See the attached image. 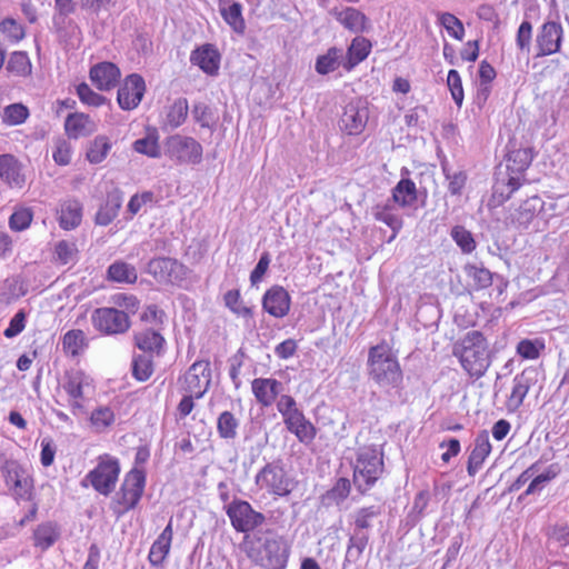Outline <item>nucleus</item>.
Wrapping results in <instances>:
<instances>
[{
    "mask_svg": "<svg viewBox=\"0 0 569 569\" xmlns=\"http://www.w3.org/2000/svg\"><path fill=\"white\" fill-rule=\"evenodd\" d=\"M7 70L17 77H29L32 72V64L28 54L23 51H14L7 62Z\"/></svg>",
    "mask_w": 569,
    "mask_h": 569,
    "instance_id": "42",
    "label": "nucleus"
},
{
    "mask_svg": "<svg viewBox=\"0 0 569 569\" xmlns=\"http://www.w3.org/2000/svg\"><path fill=\"white\" fill-rule=\"evenodd\" d=\"M193 119L202 127L210 128L214 124V114L211 108L204 102H196L191 110Z\"/></svg>",
    "mask_w": 569,
    "mask_h": 569,
    "instance_id": "53",
    "label": "nucleus"
},
{
    "mask_svg": "<svg viewBox=\"0 0 569 569\" xmlns=\"http://www.w3.org/2000/svg\"><path fill=\"white\" fill-rule=\"evenodd\" d=\"M34 545L42 550L50 548L59 537V530L53 522L39 525L33 533Z\"/></svg>",
    "mask_w": 569,
    "mask_h": 569,
    "instance_id": "41",
    "label": "nucleus"
},
{
    "mask_svg": "<svg viewBox=\"0 0 569 569\" xmlns=\"http://www.w3.org/2000/svg\"><path fill=\"white\" fill-rule=\"evenodd\" d=\"M0 179L11 188H22L26 179L19 160L9 153L0 156Z\"/></svg>",
    "mask_w": 569,
    "mask_h": 569,
    "instance_id": "22",
    "label": "nucleus"
},
{
    "mask_svg": "<svg viewBox=\"0 0 569 569\" xmlns=\"http://www.w3.org/2000/svg\"><path fill=\"white\" fill-rule=\"evenodd\" d=\"M188 101L186 98L177 99L167 113V122L171 128L180 127L188 116Z\"/></svg>",
    "mask_w": 569,
    "mask_h": 569,
    "instance_id": "46",
    "label": "nucleus"
},
{
    "mask_svg": "<svg viewBox=\"0 0 569 569\" xmlns=\"http://www.w3.org/2000/svg\"><path fill=\"white\" fill-rule=\"evenodd\" d=\"M380 513L379 509L375 506L365 507L355 512V530L365 531L370 528V521Z\"/></svg>",
    "mask_w": 569,
    "mask_h": 569,
    "instance_id": "58",
    "label": "nucleus"
},
{
    "mask_svg": "<svg viewBox=\"0 0 569 569\" xmlns=\"http://www.w3.org/2000/svg\"><path fill=\"white\" fill-rule=\"evenodd\" d=\"M254 482L260 489L279 497L288 496L293 489V480L286 471L281 460L267 463L256 475Z\"/></svg>",
    "mask_w": 569,
    "mask_h": 569,
    "instance_id": "6",
    "label": "nucleus"
},
{
    "mask_svg": "<svg viewBox=\"0 0 569 569\" xmlns=\"http://www.w3.org/2000/svg\"><path fill=\"white\" fill-rule=\"evenodd\" d=\"M490 452L491 445L489 441V435L483 430L477 435L475 439V447L468 459L467 471L470 476H475L479 471Z\"/></svg>",
    "mask_w": 569,
    "mask_h": 569,
    "instance_id": "25",
    "label": "nucleus"
},
{
    "mask_svg": "<svg viewBox=\"0 0 569 569\" xmlns=\"http://www.w3.org/2000/svg\"><path fill=\"white\" fill-rule=\"evenodd\" d=\"M252 393L262 407L271 406L282 390V383L272 378H256L251 382Z\"/></svg>",
    "mask_w": 569,
    "mask_h": 569,
    "instance_id": "21",
    "label": "nucleus"
},
{
    "mask_svg": "<svg viewBox=\"0 0 569 569\" xmlns=\"http://www.w3.org/2000/svg\"><path fill=\"white\" fill-rule=\"evenodd\" d=\"M63 349L72 356L78 355L84 343V333L81 330H70L63 336Z\"/></svg>",
    "mask_w": 569,
    "mask_h": 569,
    "instance_id": "61",
    "label": "nucleus"
},
{
    "mask_svg": "<svg viewBox=\"0 0 569 569\" xmlns=\"http://www.w3.org/2000/svg\"><path fill=\"white\" fill-rule=\"evenodd\" d=\"M508 161L509 170L512 172H522L530 166L532 153L529 149H518L510 153Z\"/></svg>",
    "mask_w": 569,
    "mask_h": 569,
    "instance_id": "52",
    "label": "nucleus"
},
{
    "mask_svg": "<svg viewBox=\"0 0 569 569\" xmlns=\"http://www.w3.org/2000/svg\"><path fill=\"white\" fill-rule=\"evenodd\" d=\"M1 471L9 487L21 490L28 487V478L16 461L7 460L1 467Z\"/></svg>",
    "mask_w": 569,
    "mask_h": 569,
    "instance_id": "37",
    "label": "nucleus"
},
{
    "mask_svg": "<svg viewBox=\"0 0 569 569\" xmlns=\"http://www.w3.org/2000/svg\"><path fill=\"white\" fill-rule=\"evenodd\" d=\"M114 421V413L109 407H99L92 411L90 422L97 431H103Z\"/></svg>",
    "mask_w": 569,
    "mask_h": 569,
    "instance_id": "51",
    "label": "nucleus"
},
{
    "mask_svg": "<svg viewBox=\"0 0 569 569\" xmlns=\"http://www.w3.org/2000/svg\"><path fill=\"white\" fill-rule=\"evenodd\" d=\"M543 348L542 342L526 339L518 343L517 352L525 359H537Z\"/></svg>",
    "mask_w": 569,
    "mask_h": 569,
    "instance_id": "63",
    "label": "nucleus"
},
{
    "mask_svg": "<svg viewBox=\"0 0 569 569\" xmlns=\"http://www.w3.org/2000/svg\"><path fill=\"white\" fill-rule=\"evenodd\" d=\"M120 472L119 463L116 459L107 458L101 460L98 466L91 470L87 479L92 487L101 495H110L116 486Z\"/></svg>",
    "mask_w": 569,
    "mask_h": 569,
    "instance_id": "14",
    "label": "nucleus"
},
{
    "mask_svg": "<svg viewBox=\"0 0 569 569\" xmlns=\"http://www.w3.org/2000/svg\"><path fill=\"white\" fill-rule=\"evenodd\" d=\"M32 217L33 214L31 209L19 208L11 214L9 219V226L14 231H22L30 226Z\"/></svg>",
    "mask_w": 569,
    "mask_h": 569,
    "instance_id": "59",
    "label": "nucleus"
},
{
    "mask_svg": "<svg viewBox=\"0 0 569 569\" xmlns=\"http://www.w3.org/2000/svg\"><path fill=\"white\" fill-rule=\"evenodd\" d=\"M531 40L532 24L529 21H522L516 34V44L518 49L527 56L530 53Z\"/></svg>",
    "mask_w": 569,
    "mask_h": 569,
    "instance_id": "56",
    "label": "nucleus"
},
{
    "mask_svg": "<svg viewBox=\"0 0 569 569\" xmlns=\"http://www.w3.org/2000/svg\"><path fill=\"white\" fill-rule=\"evenodd\" d=\"M439 23L455 39L461 41L465 37L463 23L452 13L443 12L438 17Z\"/></svg>",
    "mask_w": 569,
    "mask_h": 569,
    "instance_id": "49",
    "label": "nucleus"
},
{
    "mask_svg": "<svg viewBox=\"0 0 569 569\" xmlns=\"http://www.w3.org/2000/svg\"><path fill=\"white\" fill-rule=\"evenodd\" d=\"M146 91V83L141 76H128L118 90V103L123 110H132L139 106Z\"/></svg>",
    "mask_w": 569,
    "mask_h": 569,
    "instance_id": "16",
    "label": "nucleus"
},
{
    "mask_svg": "<svg viewBox=\"0 0 569 569\" xmlns=\"http://www.w3.org/2000/svg\"><path fill=\"white\" fill-rule=\"evenodd\" d=\"M392 199L401 207H408L417 200L416 184L410 179H401L392 190Z\"/></svg>",
    "mask_w": 569,
    "mask_h": 569,
    "instance_id": "38",
    "label": "nucleus"
},
{
    "mask_svg": "<svg viewBox=\"0 0 569 569\" xmlns=\"http://www.w3.org/2000/svg\"><path fill=\"white\" fill-rule=\"evenodd\" d=\"M133 149L134 151L146 154L150 158L160 157V148L157 138L153 136H147L144 138L136 140L133 143Z\"/></svg>",
    "mask_w": 569,
    "mask_h": 569,
    "instance_id": "57",
    "label": "nucleus"
},
{
    "mask_svg": "<svg viewBox=\"0 0 569 569\" xmlns=\"http://www.w3.org/2000/svg\"><path fill=\"white\" fill-rule=\"evenodd\" d=\"M108 276L117 282L133 283L138 276L133 266L123 261H117L108 268Z\"/></svg>",
    "mask_w": 569,
    "mask_h": 569,
    "instance_id": "43",
    "label": "nucleus"
},
{
    "mask_svg": "<svg viewBox=\"0 0 569 569\" xmlns=\"http://www.w3.org/2000/svg\"><path fill=\"white\" fill-rule=\"evenodd\" d=\"M442 169H443L447 180L449 181L448 191L452 196H460L462 192V189L466 186V181H467L466 172L465 171H455L451 173L446 167H443Z\"/></svg>",
    "mask_w": 569,
    "mask_h": 569,
    "instance_id": "60",
    "label": "nucleus"
},
{
    "mask_svg": "<svg viewBox=\"0 0 569 569\" xmlns=\"http://www.w3.org/2000/svg\"><path fill=\"white\" fill-rule=\"evenodd\" d=\"M29 109L22 103H12L3 108L1 120L7 126H19L29 118Z\"/></svg>",
    "mask_w": 569,
    "mask_h": 569,
    "instance_id": "44",
    "label": "nucleus"
},
{
    "mask_svg": "<svg viewBox=\"0 0 569 569\" xmlns=\"http://www.w3.org/2000/svg\"><path fill=\"white\" fill-rule=\"evenodd\" d=\"M111 142L107 136H97L87 150V160L98 164L102 162L111 150Z\"/></svg>",
    "mask_w": 569,
    "mask_h": 569,
    "instance_id": "40",
    "label": "nucleus"
},
{
    "mask_svg": "<svg viewBox=\"0 0 569 569\" xmlns=\"http://www.w3.org/2000/svg\"><path fill=\"white\" fill-rule=\"evenodd\" d=\"M329 13L339 21L346 29L352 32H362L365 30L367 18L356 8L338 9L332 8Z\"/></svg>",
    "mask_w": 569,
    "mask_h": 569,
    "instance_id": "27",
    "label": "nucleus"
},
{
    "mask_svg": "<svg viewBox=\"0 0 569 569\" xmlns=\"http://www.w3.org/2000/svg\"><path fill=\"white\" fill-rule=\"evenodd\" d=\"M134 341L136 346L140 350L150 356L153 353L159 356L164 346V338L158 331L152 329H147L136 333Z\"/></svg>",
    "mask_w": 569,
    "mask_h": 569,
    "instance_id": "31",
    "label": "nucleus"
},
{
    "mask_svg": "<svg viewBox=\"0 0 569 569\" xmlns=\"http://www.w3.org/2000/svg\"><path fill=\"white\" fill-rule=\"evenodd\" d=\"M453 355L459 358L462 368L471 377H482L490 365L488 346L483 335L479 331L468 332L455 347Z\"/></svg>",
    "mask_w": 569,
    "mask_h": 569,
    "instance_id": "2",
    "label": "nucleus"
},
{
    "mask_svg": "<svg viewBox=\"0 0 569 569\" xmlns=\"http://www.w3.org/2000/svg\"><path fill=\"white\" fill-rule=\"evenodd\" d=\"M465 272L472 280L475 289L480 290L491 286L493 274L486 268L476 264H467Z\"/></svg>",
    "mask_w": 569,
    "mask_h": 569,
    "instance_id": "45",
    "label": "nucleus"
},
{
    "mask_svg": "<svg viewBox=\"0 0 569 569\" xmlns=\"http://www.w3.org/2000/svg\"><path fill=\"white\" fill-rule=\"evenodd\" d=\"M240 420L231 411H222L217 419V431L221 439L233 440L238 436Z\"/></svg>",
    "mask_w": 569,
    "mask_h": 569,
    "instance_id": "36",
    "label": "nucleus"
},
{
    "mask_svg": "<svg viewBox=\"0 0 569 569\" xmlns=\"http://www.w3.org/2000/svg\"><path fill=\"white\" fill-rule=\"evenodd\" d=\"M541 209L542 200L538 196L529 197L517 209L512 221L520 228H527Z\"/></svg>",
    "mask_w": 569,
    "mask_h": 569,
    "instance_id": "30",
    "label": "nucleus"
},
{
    "mask_svg": "<svg viewBox=\"0 0 569 569\" xmlns=\"http://www.w3.org/2000/svg\"><path fill=\"white\" fill-rule=\"evenodd\" d=\"M350 489V481L346 478H339L336 485L326 492L323 501L340 505L349 496Z\"/></svg>",
    "mask_w": 569,
    "mask_h": 569,
    "instance_id": "50",
    "label": "nucleus"
},
{
    "mask_svg": "<svg viewBox=\"0 0 569 569\" xmlns=\"http://www.w3.org/2000/svg\"><path fill=\"white\" fill-rule=\"evenodd\" d=\"M232 527L238 532H249L261 526L266 518L244 500H233L226 507Z\"/></svg>",
    "mask_w": 569,
    "mask_h": 569,
    "instance_id": "11",
    "label": "nucleus"
},
{
    "mask_svg": "<svg viewBox=\"0 0 569 569\" xmlns=\"http://www.w3.org/2000/svg\"><path fill=\"white\" fill-rule=\"evenodd\" d=\"M369 119L368 108L359 102H350L346 106L341 117V128L348 134H359L365 129Z\"/></svg>",
    "mask_w": 569,
    "mask_h": 569,
    "instance_id": "19",
    "label": "nucleus"
},
{
    "mask_svg": "<svg viewBox=\"0 0 569 569\" xmlns=\"http://www.w3.org/2000/svg\"><path fill=\"white\" fill-rule=\"evenodd\" d=\"M123 198L121 191L114 189L107 196L106 203L99 209L96 214V223L100 226H108L119 212Z\"/></svg>",
    "mask_w": 569,
    "mask_h": 569,
    "instance_id": "29",
    "label": "nucleus"
},
{
    "mask_svg": "<svg viewBox=\"0 0 569 569\" xmlns=\"http://www.w3.org/2000/svg\"><path fill=\"white\" fill-rule=\"evenodd\" d=\"M288 557L289 547L282 538H267L256 562L264 569H284Z\"/></svg>",
    "mask_w": 569,
    "mask_h": 569,
    "instance_id": "13",
    "label": "nucleus"
},
{
    "mask_svg": "<svg viewBox=\"0 0 569 569\" xmlns=\"http://www.w3.org/2000/svg\"><path fill=\"white\" fill-rule=\"evenodd\" d=\"M91 321L96 330L104 335H121L129 330L130 319L126 311L117 308H98L92 312Z\"/></svg>",
    "mask_w": 569,
    "mask_h": 569,
    "instance_id": "8",
    "label": "nucleus"
},
{
    "mask_svg": "<svg viewBox=\"0 0 569 569\" xmlns=\"http://www.w3.org/2000/svg\"><path fill=\"white\" fill-rule=\"evenodd\" d=\"M368 541L369 536L366 531H353L348 541L346 557L343 560V568H346L349 563L357 562L361 558L362 552L368 545Z\"/></svg>",
    "mask_w": 569,
    "mask_h": 569,
    "instance_id": "33",
    "label": "nucleus"
},
{
    "mask_svg": "<svg viewBox=\"0 0 569 569\" xmlns=\"http://www.w3.org/2000/svg\"><path fill=\"white\" fill-rule=\"evenodd\" d=\"M538 376V369L529 367L513 378L512 390L506 402L508 411L516 412L522 406L528 391L537 383Z\"/></svg>",
    "mask_w": 569,
    "mask_h": 569,
    "instance_id": "15",
    "label": "nucleus"
},
{
    "mask_svg": "<svg viewBox=\"0 0 569 569\" xmlns=\"http://www.w3.org/2000/svg\"><path fill=\"white\" fill-rule=\"evenodd\" d=\"M226 306L236 315L241 317H252L251 308L244 306L241 301L238 290H229L224 295Z\"/></svg>",
    "mask_w": 569,
    "mask_h": 569,
    "instance_id": "54",
    "label": "nucleus"
},
{
    "mask_svg": "<svg viewBox=\"0 0 569 569\" xmlns=\"http://www.w3.org/2000/svg\"><path fill=\"white\" fill-rule=\"evenodd\" d=\"M148 273L160 282L178 284L187 278L188 269L178 260L160 257L149 261Z\"/></svg>",
    "mask_w": 569,
    "mask_h": 569,
    "instance_id": "12",
    "label": "nucleus"
},
{
    "mask_svg": "<svg viewBox=\"0 0 569 569\" xmlns=\"http://www.w3.org/2000/svg\"><path fill=\"white\" fill-rule=\"evenodd\" d=\"M368 370L369 377L381 388L395 389L402 382L400 365L387 345L370 348Z\"/></svg>",
    "mask_w": 569,
    "mask_h": 569,
    "instance_id": "1",
    "label": "nucleus"
},
{
    "mask_svg": "<svg viewBox=\"0 0 569 569\" xmlns=\"http://www.w3.org/2000/svg\"><path fill=\"white\" fill-rule=\"evenodd\" d=\"M146 476L138 469L131 470L124 478L120 490L116 493L111 509L117 517L123 516L133 509L144 490Z\"/></svg>",
    "mask_w": 569,
    "mask_h": 569,
    "instance_id": "5",
    "label": "nucleus"
},
{
    "mask_svg": "<svg viewBox=\"0 0 569 569\" xmlns=\"http://www.w3.org/2000/svg\"><path fill=\"white\" fill-rule=\"evenodd\" d=\"M77 94L81 102L92 106L99 107L106 102V98L97 92H94L89 84L82 82L77 87Z\"/></svg>",
    "mask_w": 569,
    "mask_h": 569,
    "instance_id": "62",
    "label": "nucleus"
},
{
    "mask_svg": "<svg viewBox=\"0 0 569 569\" xmlns=\"http://www.w3.org/2000/svg\"><path fill=\"white\" fill-rule=\"evenodd\" d=\"M97 129V123L88 114L81 112L68 114L64 121L66 133L72 139L88 137L96 132Z\"/></svg>",
    "mask_w": 569,
    "mask_h": 569,
    "instance_id": "23",
    "label": "nucleus"
},
{
    "mask_svg": "<svg viewBox=\"0 0 569 569\" xmlns=\"http://www.w3.org/2000/svg\"><path fill=\"white\" fill-rule=\"evenodd\" d=\"M62 388L69 397L68 403L73 415L83 412L86 399L94 391L92 379L81 370L67 371Z\"/></svg>",
    "mask_w": 569,
    "mask_h": 569,
    "instance_id": "7",
    "label": "nucleus"
},
{
    "mask_svg": "<svg viewBox=\"0 0 569 569\" xmlns=\"http://www.w3.org/2000/svg\"><path fill=\"white\" fill-rule=\"evenodd\" d=\"M219 12L234 32L243 33L246 23L242 17V6L239 2L219 0Z\"/></svg>",
    "mask_w": 569,
    "mask_h": 569,
    "instance_id": "28",
    "label": "nucleus"
},
{
    "mask_svg": "<svg viewBox=\"0 0 569 569\" xmlns=\"http://www.w3.org/2000/svg\"><path fill=\"white\" fill-rule=\"evenodd\" d=\"M54 253L59 262L68 264L77 260L78 249L73 242L61 240L56 244Z\"/></svg>",
    "mask_w": 569,
    "mask_h": 569,
    "instance_id": "55",
    "label": "nucleus"
},
{
    "mask_svg": "<svg viewBox=\"0 0 569 569\" xmlns=\"http://www.w3.org/2000/svg\"><path fill=\"white\" fill-rule=\"evenodd\" d=\"M153 372L152 356L139 355L133 358L132 375L139 381L148 380Z\"/></svg>",
    "mask_w": 569,
    "mask_h": 569,
    "instance_id": "47",
    "label": "nucleus"
},
{
    "mask_svg": "<svg viewBox=\"0 0 569 569\" xmlns=\"http://www.w3.org/2000/svg\"><path fill=\"white\" fill-rule=\"evenodd\" d=\"M190 61L208 74H214L219 69L220 56L212 44H204L192 51Z\"/></svg>",
    "mask_w": 569,
    "mask_h": 569,
    "instance_id": "26",
    "label": "nucleus"
},
{
    "mask_svg": "<svg viewBox=\"0 0 569 569\" xmlns=\"http://www.w3.org/2000/svg\"><path fill=\"white\" fill-rule=\"evenodd\" d=\"M173 537L172 530V519L169 520V523L163 529V531L159 535V537L153 541L148 559L151 566L161 567L170 552L171 542Z\"/></svg>",
    "mask_w": 569,
    "mask_h": 569,
    "instance_id": "24",
    "label": "nucleus"
},
{
    "mask_svg": "<svg viewBox=\"0 0 569 569\" xmlns=\"http://www.w3.org/2000/svg\"><path fill=\"white\" fill-rule=\"evenodd\" d=\"M119 78L120 70L112 62H101L90 69V80L101 91L114 88Z\"/></svg>",
    "mask_w": 569,
    "mask_h": 569,
    "instance_id": "20",
    "label": "nucleus"
},
{
    "mask_svg": "<svg viewBox=\"0 0 569 569\" xmlns=\"http://www.w3.org/2000/svg\"><path fill=\"white\" fill-rule=\"evenodd\" d=\"M372 214L376 220L381 221L391 228L392 234L388 240V242H391L397 237L399 230L402 228L401 218L391 212L389 204L376 206L372 210Z\"/></svg>",
    "mask_w": 569,
    "mask_h": 569,
    "instance_id": "39",
    "label": "nucleus"
},
{
    "mask_svg": "<svg viewBox=\"0 0 569 569\" xmlns=\"http://www.w3.org/2000/svg\"><path fill=\"white\" fill-rule=\"evenodd\" d=\"M277 410L282 416L287 430L293 433L300 442L308 445L315 440L316 427L306 418L291 396H280L277 401Z\"/></svg>",
    "mask_w": 569,
    "mask_h": 569,
    "instance_id": "4",
    "label": "nucleus"
},
{
    "mask_svg": "<svg viewBox=\"0 0 569 569\" xmlns=\"http://www.w3.org/2000/svg\"><path fill=\"white\" fill-rule=\"evenodd\" d=\"M182 392H189L201 399L211 385V369L208 360L193 362L182 378L179 379Z\"/></svg>",
    "mask_w": 569,
    "mask_h": 569,
    "instance_id": "9",
    "label": "nucleus"
},
{
    "mask_svg": "<svg viewBox=\"0 0 569 569\" xmlns=\"http://www.w3.org/2000/svg\"><path fill=\"white\" fill-rule=\"evenodd\" d=\"M562 27L555 21L545 22L537 34V57L556 53L560 49Z\"/></svg>",
    "mask_w": 569,
    "mask_h": 569,
    "instance_id": "17",
    "label": "nucleus"
},
{
    "mask_svg": "<svg viewBox=\"0 0 569 569\" xmlns=\"http://www.w3.org/2000/svg\"><path fill=\"white\" fill-rule=\"evenodd\" d=\"M82 219V206L78 200H67L61 204L60 226L64 230H71L78 227Z\"/></svg>",
    "mask_w": 569,
    "mask_h": 569,
    "instance_id": "32",
    "label": "nucleus"
},
{
    "mask_svg": "<svg viewBox=\"0 0 569 569\" xmlns=\"http://www.w3.org/2000/svg\"><path fill=\"white\" fill-rule=\"evenodd\" d=\"M291 298L281 286H272L262 297V308L274 318H283L289 313Z\"/></svg>",
    "mask_w": 569,
    "mask_h": 569,
    "instance_id": "18",
    "label": "nucleus"
},
{
    "mask_svg": "<svg viewBox=\"0 0 569 569\" xmlns=\"http://www.w3.org/2000/svg\"><path fill=\"white\" fill-rule=\"evenodd\" d=\"M447 82L451 91L452 99L458 106H461L463 101V89L460 74L457 70L452 69L448 72Z\"/></svg>",
    "mask_w": 569,
    "mask_h": 569,
    "instance_id": "64",
    "label": "nucleus"
},
{
    "mask_svg": "<svg viewBox=\"0 0 569 569\" xmlns=\"http://www.w3.org/2000/svg\"><path fill=\"white\" fill-rule=\"evenodd\" d=\"M383 472V457L375 446L359 448L353 468V483L360 492L369 490Z\"/></svg>",
    "mask_w": 569,
    "mask_h": 569,
    "instance_id": "3",
    "label": "nucleus"
},
{
    "mask_svg": "<svg viewBox=\"0 0 569 569\" xmlns=\"http://www.w3.org/2000/svg\"><path fill=\"white\" fill-rule=\"evenodd\" d=\"M371 43L369 40L362 37H357L352 40L347 57L348 60L343 64L347 70H351L358 63L363 61L370 53Z\"/></svg>",
    "mask_w": 569,
    "mask_h": 569,
    "instance_id": "34",
    "label": "nucleus"
},
{
    "mask_svg": "<svg viewBox=\"0 0 569 569\" xmlns=\"http://www.w3.org/2000/svg\"><path fill=\"white\" fill-rule=\"evenodd\" d=\"M450 236L463 253H471L476 249L473 236L465 227L455 226Z\"/></svg>",
    "mask_w": 569,
    "mask_h": 569,
    "instance_id": "48",
    "label": "nucleus"
},
{
    "mask_svg": "<svg viewBox=\"0 0 569 569\" xmlns=\"http://www.w3.org/2000/svg\"><path fill=\"white\" fill-rule=\"evenodd\" d=\"M202 146L192 137L174 134L167 140V154L178 163H200Z\"/></svg>",
    "mask_w": 569,
    "mask_h": 569,
    "instance_id": "10",
    "label": "nucleus"
},
{
    "mask_svg": "<svg viewBox=\"0 0 569 569\" xmlns=\"http://www.w3.org/2000/svg\"><path fill=\"white\" fill-rule=\"evenodd\" d=\"M342 50L332 47L325 54L317 58L315 69L319 74H328L339 68L342 62Z\"/></svg>",
    "mask_w": 569,
    "mask_h": 569,
    "instance_id": "35",
    "label": "nucleus"
}]
</instances>
